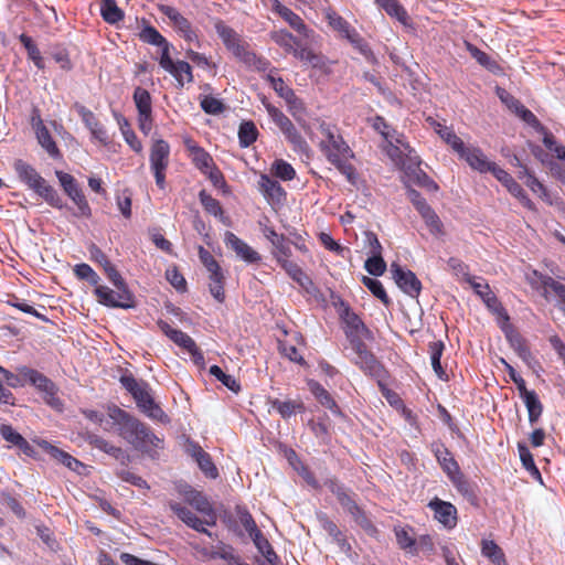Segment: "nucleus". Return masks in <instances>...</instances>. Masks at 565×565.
Here are the masks:
<instances>
[{
  "label": "nucleus",
  "instance_id": "bf43d9fd",
  "mask_svg": "<svg viewBox=\"0 0 565 565\" xmlns=\"http://www.w3.org/2000/svg\"><path fill=\"white\" fill-rule=\"evenodd\" d=\"M447 265L451 270L452 275L456 276L458 279L465 280L470 285L471 281L476 279L469 275L468 266L463 264L460 259L451 257L448 259Z\"/></svg>",
  "mask_w": 565,
  "mask_h": 565
},
{
  "label": "nucleus",
  "instance_id": "1a4fd4ad",
  "mask_svg": "<svg viewBox=\"0 0 565 565\" xmlns=\"http://www.w3.org/2000/svg\"><path fill=\"white\" fill-rule=\"evenodd\" d=\"M97 301L106 307L129 309L135 307V297L129 289L113 290L107 286H97L94 290Z\"/></svg>",
  "mask_w": 565,
  "mask_h": 565
},
{
  "label": "nucleus",
  "instance_id": "c85d7f7f",
  "mask_svg": "<svg viewBox=\"0 0 565 565\" xmlns=\"http://www.w3.org/2000/svg\"><path fill=\"white\" fill-rule=\"evenodd\" d=\"M138 407L151 418H160L163 415L162 409L154 403L149 393L148 384L143 385L134 396Z\"/></svg>",
  "mask_w": 565,
  "mask_h": 565
},
{
  "label": "nucleus",
  "instance_id": "5701e85b",
  "mask_svg": "<svg viewBox=\"0 0 565 565\" xmlns=\"http://www.w3.org/2000/svg\"><path fill=\"white\" fill-rule=\"evenodd\" d=\"M188 494V499L184 502H186L198 512L206 516L207 526H214L216 524L217 518L215 510L212 503L209 501V499L201 491L198 490L189 491Z\"/></svg>",
  "mask_w": 565,
  "mask_h": 565
},
{
  "label": "nucleus",
  "instance_id": "412c9836",
  "mask_svg": "<svg viewBox=\"0 0 565 565\" xmlns=\"http://www.w3.org/2000/svg\"><path fill=\"white\" fill-rule=\"evenodd\" d=\"M169 508L189 527H191L200 533H204L209 536H212V533L205 527V526H207L206 525V516H204V519H200L190 509L181 505L180 503H178L175 501H170Z\"/></svg>",
  "mask_w": 565,
  "mask_h": 565
},
{
  "label": "nucleus",
  "instance_id": "4468645a",
  "mask_svg": "<svg viewBox=\"0 0 565 565\" xmlns=\"http://www.w3.org/2000/svg\"><path fill=\"white\" fill-rule=\"evenodd\" d=\"M391 273L396 285L406 295L416 298L422 291V282L416 275L409 270L401 267L398 264L391 265Z\"/></svg>",
  "mask_w": 565,
  "mask_h": 565
},
{
  "label": "nucleus",
  "instance_id": "37998d69",
  "mask_svg": "<svg viewBox=\"0 0 565 565\" xmlns=\"http://www.w3.org/2000/svg\"><path fill=\"white\" fill-rule=\"evenodd\" d=\"M100 14L107 23L116 24L124 19L122 10L117 6L116 0H103Z\"/></svg>",
  "mask_w": 565,
  "mask_h": 565
},
{
  "label": "nucleus",
  "instance_id": "423d86ee",
  "mask_svg": "<svg viewBox=\"0 0 565 565\" xmlns=\"http://www.w3.org/2000/svg\"><path fill=\"white\" fill-rule=\"evenodd\" d=\"M214 29L222 40L224 46L237 58L249 56L248 47L249 44L243 40V38L223 20L216 19L214 21Z\"/></svg>",
  "mask_w": 565,
  "mask_h": 565
},
{
  "label": "nucleus",
  "instance_id": "6e6d98bb",
  "mask_svg": "<svg viewBox=\"0 0 565 565\" xmlns=\"http://www.w3.org/2000/svg\"><path fill=\"white\" fill-rule=\"evenodd\" d=\"M41 198H43L50 205L62 209L64 206L63 200L57 191L50 185L46 181L36 191Z\"/></svg>",
  "mask_w": 565,
  "mask_h": 565
},
{
  "label": "nucleus",
  "instance_id": "4be33fe9",
  "mask_svg": "<svg viewBox=\"0 0 565 565\" xmlns=\"http://www.w3.org/2000/svg\"><path fill=\"white\" fill-rule=\"evenodd\" d=\"M351 347L355 353L354 363L366 373H375L379 362L375 356L367 350L366 344L361 339H351Z\"/></svg>",
  "mask_w": 565,
  "mask_h": 565
},
{
  "label": "nucleus",
  "instance_id": "a211bd4d",
  "mask_svg": "<svg viewBox=\"0 0 565 565\" xmlns=\"http://www.w3.org/2000/svg\"><path fill=\"white\" fill-rule=\"evenodd\" d=\"M459 158L465 160L471 169L480 173L491 172L493 174L494 170L499 167L494 162L489 161L482 150L477 147H467Z\"/></svg>",
  "mask_w": 565,
  "mask_h": 565
},
{
  "label": "nucleus",
  "instance_id": "ea45409f",
  "mask_svg": "<svg viewBox=\"0 0 565 565\" xmlns=\"http://www.w3.org/2000/svg\"><path fill=\"white\" fill-rule=\"evenodd\" d=\"M341 36L347 39L351 43V45L365 57L372 54V50L369 43L361 36V34L352 25H350L345 30V32L341 34Z\"/></svg>",
  "mask_w": 565,
  "mask_h": 565
},
{
  "label": "nucleus",
  "instance_id": "c9c22d12",
  "mask_svg": "<svg viewBox=\"0 0 565 565\" xmlns=\"http://www.w3.org/2000/svg\"><path fill=\"white\" fill-rule=\"evenodd\" d=\"M275 11L298 33L306 34L307 25L303 20L288 7L276 0Z\"/></svg>",
  "mask_w": 565,
  "mask_h": 565
},
{
  "label": "nucleus",
  "instance_id": "bb28decb",
  "mask_svg": "<svg viewBox=\"0 0 565 565\" xmlns=\"http://www.w3.org/2000/svg\"><path fill=\"white\" fill-rule=\"evenodd\" d=\"M500 98L510 110H512L529 126L533 128L541 127V122L537 119V117L530 109H527L519 99H516L510 94H505V96L500 95Z\"/></svg>",
  "mask_w": 565,
  "mask_h": 565
},
{
  "label": "nucleus",
  "instance_id": "aec40b11",
  "mask_svg": "<svg viewBox=\"0 0 565 565\" xmlns=\"http://www.w3.org/2000/svg\"><path fill=\"white\" fill-rule=\"evenodd\" d=\"M288 252L289 249H276L275 257L277 262L295 281H297L302 288L308 289L312 284L310 278L296 263L289 259Z\"/></svg>",
  "mask_w": 565,
  "mask_h": 565
},
{
  "label": "nucleus",
  "instance_id": "ddd939ff",
  "mask_svg": "<svg viewBox=\"0 0 565 565\" xmlns=\"http://www.w3.org/2000/svg\"><path fill=\"white\" fill-rule=\"evenodd\" d=\"M470 286L472 287L475 292L482 299L487 308L493 315H495L498 319H501L504 323L509 321V315L507 310L503 308L502 303L494 295V292L490 289L487 282H483L482 279H475L473 281H471Z\"/></svg>",
  "mask_w": 565,
  "mask_h": 565
},
{
  "label": "nucleus",
  "instance_id": "473e14b6",
  "mask_svg": "<svg viewBox=\"0 0 565 565\" xmlns=\"http://www.w3.org/2000/svg\"><path fill=\"white\" fill-rule=\"evenodd\" d=\"M36 139L41 147L49 153L50 157L57 159L62 156L56 142L54 141L51 132L40 120L35 127Z\"/></svg>",
  "mask_w": 565,
  "mask_h": 565
},
{
  "label": "nucleus",
  "instance_id": "58836bf2",
  "mask_svg": "<svg viewBox=\"0 0 565 565\" xmlns=\"http://www.w3.org/2000/svg\"><path fill=\"white\" fill-rule=\"evenodd\" d=\"M507 339L510 342L512 349L516 352V354L526 363L530 364L532 360V354L526 345L525 340L514 331L507 332Z\"/></svg>",
  "mask_w": 565,
  "mask_h": 565
},
{
  "label": "nucleus",
  "instance_id": "2eb2a0df",
  "mask_svg": "<svg viewBox=\"0 0 565 565\" xmlns=\"http://www.w3.org/2000/svg\"><path fill=\"white\" fill-rule=\"evenodd\" d=\"M158 10L171 21L173 28L183 36L185 41H198V35L192 29L191 22L175 8L168 4H160Z\"/></svg>",
  "mask_w": 565,
  "mask_h": 565
},
{
  "label": "nucleus",
  "instance_id": "864d4df0",
  "mask_svg": "<svg viewBox=\"0 0 565 565\" xmlns=\"http://www.w3.org/2000/svg\"><path fill=\"white\" fill-rule=\"evenodd\" d=\"M493 175L499 182H501L508 189V191L513 196L522 194L523 188L511 177L510 173H508L502 168L498 167V169L494 170Z\"/></svg>",
  "mask_w": 565,
  "mask_h": 565
},
{
  "label": "nucleus",
  "instance_id": "de8ad7c7",
  "mask_svg": "<svg viewBox=\"0 0 565 565\" xmlns=\"http://www.w3.org/2000/svg\"><path fill=\"white\" fill-rule=\"evenodd\" d=\"M88 443L94 446L95 448L108 454L109 456L120 459L124 457V450L110 443H108L106 439L97 436V435H89L87 437Z\"/></svg>",
  "mask_w": 565,
  "mask_h": 565
},
{
  "label": "nucleus",
  "instance_id": "9b49d317",
  "mask_svg": "<svg viewBox=\"0 0 565 565\" xmlns=\"http://www.w3.org/2000/svg\"><path fill=\"white\" fill-rule=\"evenodd\" d=\"M159 327L161 331L177 345L186 350L193 358V361L196 364L204 362V356L202 352L199 350L195 341L185 332L172 328L169 323L164 321H159Z\"/></svg>",
  "mask_w": 565,
  "mask_h": 565
},
{
  "label": "nucleus",
  "instance_id": "680f3d73",
  "mask_svg": "<svg viewBox=\"0 0 565 565\" xmlns=\"http://www.w3.org/2000/svg\"><path fill=\"white\" fill-rule=\"evenodd\" d=\"M288 105V110L291 116L301 125V127L307 130L305 124H302V116L305 114V105L300 98L294 94L292 97L285 99Z\"/></svg>",
  "mask_w": 565,
  "mask_h": 565
},
{
  "label": "nucleus",
  "instance_id": "338daca9",
  "mask_svg": "<svg viewBox=\"0 0 565 565\" xmlns=\"http://www.w3.org/2000/svg\"><path fill=\"white\" fill-rule=\"evenodd\" d=\"M395 536L397 544L401 548L407 550L409 552L414 551L415 547V540L411 534V529H395Z\"/></svg>",
  "mask_w": 565,
  "mask_h": 565
},
{
  "label": "nucleus",
  "instance_id": "c03bdc74",
  "mask_svg": "<svg viewBox=\"0 0 565 565\" xmlns=\"http://www.w3.org/2000/svg\"><path fill=\"white\" fill-rule=\"evenodd\" d=\"M19 41L26 50L28 57L34 63V65L39 70H44V60L42 57V54H41L38 45L34 43L32 38L25 33H22L19 36Z\"/></svg>",
  "mask_w": 565,
  "mask_h": 565
},
{
  "label": "nucleus",
  "instance_id": "b1692460",
  "mask_svg": "<svg viewBox=\"0 0 565 565\" xmlns=\"http://www.w3.org/2000/svg\"><path fill=\"white\" fill-rule=\"evenodd\" d=\"M184 146L189 152L192 163L201 173L206 171L209 168H213L215 162L212 156L193 139H184Z\"/></svg>",
  "mask_w": 565,
  "mask_h": 565
},
{
  "label": "nucleus",
  "instance_id": "cd10ccee",
  "mask_svg": "<svg viewBox=\"0 0 565 565\" xmlns=\"http://www.w3.org/2000/svg\"><path fill=\"white\" fill-rule=\"evenodd\" d=\"M342 306L343 309L341 310L340 316L347 327L350 329V331L347 332L348 338L351 340L353 338L360 339L361 337L366 335L369 330L360 317L354 313L349 306H344V303H342Z\"/></svg>",
  "mask_w": 565,
  "mask_h": 565
},
{
  "label": "nucleus",
  "instance_id": "603ef678",
  "mask_svg": "<svg viewBox=\"0 0 565 565\" xmlns=\"http://www.w3.org/2000/svg\"><path fill=\"white\" fill-rule=\"evenodd\" d=\"M263 105L271 120L279 127L281 132L292 125V121L279 108L270 104L266 98L263 99Z\"/></svg>",
  "mask_w": 565,
  "mask_h": 565
},
{
  "label": "nucleus",
  "instance_id": "69168bd1",
  "mask_svg": "<svg viewBox=\"0 0 565 565\" xmlns=\"http://www.w3.org/2000/svg\"><path fill=\"white\" fill-rule=\"evenodd\" d=\"M326 19L328 24L340 34L345 32V30L351 25L343 17L331 9L326 11Z\"/></svg>",
  "mask_w": 565,
  "mask_h": 565
},
{
  "label": "nucleus",
  "instance_id": "6ab92c4d",
  "mask_svg": "<svg viewBox=\"0 0 565 565\" xmlns=\"http://www.w3.org/2000/svg\"><path fill=\"white\" fill-rule=\"evenodd\" d=\"M428 508L434 511L435 519L446 529H454L457 525V509L450 502L435 498L428 503Z\"/></svg>",
  "mask_w": 565,
  "mask_h": 565
},
{
  "label": "nucleus",
  "instance_id": "20e7f679",
  "mask_svg": "<svg viewBox=\"0 0 565 565\" xmlns=\"http://www.w3.org/2000/svg\"><path fill=\"white\" fill-rule=\"evenodd\" d=\"M150 169L159 189H166V171L170 162V146L163 139L152 142L149 154Z\"/></svg>",
  "mask_w": 565,
  "mask_h": 565
},
{
  "label": "nucleus",
  "instance_id": "f03ea898",
  "mask_svg": "<svg viewBox=\"0 0 565 565\" xmlns=\"http://www.w3.org/2000/svg\"><path fill=\"white\" fill-rule=\"evenodd\" d=\"M319 130L324 139L320 142V149L327 160L333 164L350 182H354L356 170L351 163L354 152L339 134L335 125L322 120Z\"/></svg>",
  "mask_w": 565,
  "mask_h": 565
},
{
  "label": "nucleus",
  "instance_id": "f257e3e1",
  "mask_svg": "<svg viewBox=\"0 0 565 565\" xmlns=\"http://www.w3.org/2000/svg\"><path fill=\"white\" fill-rule=\"evenodd\" d=\"M108 416L117 426L118 435L136 450L153 456V451L162 448V440L148 426L124 409L117 406L109 407Z\"/></svg>",
  "mask_w": 565,
  "mask_h": 565
},
{
  "label": "nucleus",
  "instance_id": "f3484780",
  "mask_svg": "<svg viewBox=\"0 0 565 565\" xmlns=\"http://www.w3.org/2000/svg\"><path fill=\"white\" fill-rule=\"evenodd\" d=\"M76 109L84 125L90 131L92 137L104 146L108 145L109 136L107 130L105 126L97 119L95 114L83 105H77Z\"/></svg>",
  "mask_w": 565,
  "mask_h": 565
},
{
  "label": "nucleus",
  "instance_id": "a19ab883",
  "mask_svg": "<svg viewBox=\"0 0 565 565\" xmlns=\"http://www.w3.org/2000/svg\"><path fill=\"white\" fill-rule=\"evenodd\" d=\"M341 36L347 39L351 43V45L365 57L372 54V50L369 43L361 36V34L352 25H350L345 30V32L341 34Z\"/></svg>",
  "mask_w": 565,
  "mask_h": 565
},
{
  "label": "nucleus",
  "instance_id": "7c9ffc66",
  "mask_svg": "<svg viewBox=\"0 0 565 565\" xmlns=\"http://www.w3.org/2000/svg\"><path fill=\"white\" fill-rule=\"evenodd\" d=\"M38 445L51 457L56 459L57 461L62 462L65 467L73 471H77L79 467H82V462L78 461L76 458L71 456L70 454L58 449L57 447L53 446L51 443L46 440H40Z\"/></svg>",
  "mask_w": 565,
  "mask_h": 565
},
{
  "label": "nucleus",
  "instance_id": "f8f14e48",
  "mask_svg": "<svg viewBox=\"0 0 565 565\" xmlns=\"http://www.w3.org/2000/svg\"><path fill=\"white\" fill-rule=\"evenodd\" d=\"M159 65L174 77L179 87H183L185 83L193 82L191 65L185 61H173L170 52H167V50L161 53Z\"/></svg>",
  "mask_w": 565,
  "mask_h": 565
},
{
  "label": "nucleus",
  "instance_id": "f704fd0d",
  "mask_svg": "<svg viewBox=\"0 0 565 565\" xmlns=\"http://www.w3.org/2000/svg\"><path fill=\"white\" fill-rule=\"evenodd\" d=\"M199 200L206 213L217 217L225 225L230 223V218L225 215L220 201L214 199L205 190L200 191Z\"/></svg>",
  "mask_w": 565,
  "mask_h": 565
},
{
  "label": "nucleus",
  "instance_id": "0eeeda50",
  "mask_svg": "<svg viewBox=\"0 0 565 565\" xmlns=\"http://www.w3.org/2000/svg\"><path fill=\"white\" fill-rule=\"evenodd\" d=\"M23 375L43 394L47 405L56 411L63 409V402L57 396V387L47 376L32 369H25Z\"/></svg>",
  "mask_w": 565,
  "mask_h": 565
},
{
  "label": "nucleus",
  "instance_id": "9d476101",
  "mask_svg": "<svg viewBox=\"0 0 565 565\" xmlns=\"http://www.w3.org/2000/svg\"><path fill=\"white\" fill-rule=\"evenodd\" d=\"M56 177L70 199L76 204L81 215L89 216L90 207L77 180L70 173L56 171Z\"/></svg>",
  "mask_w": 565,
  "mask_h": 565
},
{
  "label": "nucleus",
  "instance_id": "4c0bfd02",
  "mask_svg": "<svg viewBox=\"0 0 565 565\" xmlns=\"http://www.w3.org/2000/svg\"><path fill=\"white\" fill-rule=\"evenodd\" d=\"M139 39L147 44L156 45L161 47V53L167 50L170 52V43L167 39L152 25L145 26L140 33Z\"/></svg>",
  "mask_w": 565,
  "mask_h": 565
},
{
  "label": "nucleus",
  "instance_id": "09e8293b",
  "mask_svg": "<svg viewBox=\"0 0 565 565\" xmlns=\"http://www.w3.org/2000/svg\"><path fill=\"white\" fill-rule=\"evenodd\" d=\"M270 172L281 181H291L296 178V170L284 159H276L270 167Z\"/></svg>",
  "mask_w": 565,
  "mask_h": 565
},
{
  "label": "nucleus",
  "instance_id": "7ed1b4c3",
  "mask_svg": "<svg viewBox=\"0 0 565 565\" xmlns=\"http://www.w3.org/2000/svg\"><path fill=\"white\" fill-rule=\"evenodd\" d=\"M270 39L286 53L292 54L296 58L312 67L321 68L324 65L323 56L315 53L308 45H303L300 40L287 30H277L270 32Z\"/></svg>",
  "mask_w": 565,
  "mask_h": 565
},
{
  "label": "nucleus",
  "instance_id": "8fccbe9b",
  "mask_svg": "<svg viewBox=\"0 0 565 565\" xmlns=\"http://www.w3.org/2000/svg\"><path fill=\"white\" fill-rule=\"evenodd\" d=\"M444 343L441 341H434L429 343V354H430V362L431 366L436 373V375L444 380L446 379V372L444 371L440 359L444 351Z\"/></svg>",
  "mask_w": 565,
  "mask_h": 565
},
{
  "label": "nucleus",
  "instance_id": "39448f33",
  "mask_svg": "<svg viewBox=\"0 0 565 565\" xmlns=\"http://www.w3.org/2000/svg\"><path fill=\"white\" fill-rule=\"evenodd\" d=\"M199 250L200 259L209 274V290L216 301L223 302L225 300L223 270L209 249Z\"/></svg>",
  "mask_w": 565,
  "mask_h": 565
},
{
  "label": "nucleus",
  "instance_id": "a878e982",
  "mask_svg": "<svg viewBox=\"0 0 565 565\" xmlns=\"http://www.w3.org/2000/svg\"><path fill=\"white\" fill-rule=\"evenodd\" d=\"M188 452L195 459L198 466L206 477L211 479H216L218 477L217 468L213 463L211 456L204 451L201 446L198 444H190Z\"/></svg>",
  "mask_w": 565,
  "mask_h": 565
},
{
  "label": "nucleus",
  "instance_id": "393cba45",
  "mask_svg": "<svg viewBox=\"0 0 565 565\" xmlns=\"http://www.w3.org/2000/svg\"><path fill=\"white\" fill-rule=\"evenodd\" d=\"M13 168L19 179L34 192L45 182V179L31 164L22 159H17Z\"/></svg>",
  "mask_w": 565,
  "mask_h": 565
},
{
  "label": "nucleus",
  "instance_id": "49530a36",
  "mask_svg": "<svg viewBox=\"0 0 565 565\" xmlns=\"http://www.w3.org/2000/svg\"><path fill=\"white\" fill-rule=\"evenodd\" d=\"M258 137L256 125L252 120L243 121L238 128V141L241 147L247 148L253 145Z\"/></svg>",
  "mask_w": 565,
  "mask_h": 565
},
{
  "label": "nucleus",
  "instance_id": "e433bc0d",
  "mask_svg": "<svg viewBox=\"0 0 565 565\" xmlns=\"http://www.w3.org/2000/svg\"><path fill=\"white\" fill-rule=\"evenodd\" d=\"M115 118L121 131V135L125 141L129 145V147L136 151L137 153L142 151V143L131 129V126L126 117L120 114H115Z\"/></svg>",
  "mask_w": 565,
  "mask_h": 565
},
{
  "label": "nucleus",
  "instance_id": "0e129e2a",
  "mask_svg": "<svg viewBox=\"0 0 565 565\" xmlns=\"http://www.w3.org/2000/svg\"><path fill=\"white\" fill-rule=\"evenodd\" d=\"M200 106L209 115H218L225 109L224 104L211 95L204 96L200 102Z\"/></svg>",
  "mask_w": 565,
  "mask_h": 565
},
{
  "label": "nucleus",
  "instance_id": "72a5a7b5",
  "mask_svg": "<svg viewBox=\"0 0 565 565\" xmlns=\"http://www.w3.org/2000/svg\"><path fill=\"white\" fill-rule=\"evenodd\" d=\"M308 387L311 394L323 407L330 409L334 415L341 414L331 394L319 382L310 380L308 382Z\"/></svg>",
  "mask_w": 565,
  "mask_h": 565
},
{
  "label": "nucleus",
  "instance_id": "3c124183",
  "mask_svg": "<svg viewBox=\"0 0 565 565\" xmlns=\"http://www.w3.org/2000/svg\"><path fill=\"white\" fill-rule=\"evenodd\" d=\"M134 102L136 104L138 115L152 113L151 96L147 89L140 86L136 87L134 92Z\"/></svg>",
  "mask_w": 565,
  "mask_h": 565
},
{
  "label": "nucleus",
  "instance_id": "79ce46f5",
  "mask_svg": "<svg viewBox=\"0 0 565 565\" xmlns=\"http://www.w3.org/2000/svg\"><path fill=\"white\" fill-rule=\"evenodd\" d=\"M286 140L291 145L294 151L298 153H308L310 147L301 134L292 124L289 128L282 131Z\"/></svg>",
  "mask_w": 565,
  "mask_h": 565
},
{
  "label": "nucleus",
  "instance_id": "e2e57ef3",
  "mask_svg": "<svg viewBox=\"0 0 565 565\" xmlns=\"http://www.w3.org/2000/svg\"><path fill=\"white\" fill-rule=\"evenodd\" d=\"M365 270L372 276H382L386 270V263L381 255L369 257L364 264Z\"/></svg>",
  "mask_w": 565,
  "mask_h": 565
},
{
  "label": "nucleus",
  "instance_id": "5fc2aeb1",
  "mask_svg": "<svg viewBox=\"0 0 565 565\" xmlns=\"http://www.w3.org/2000/svg\"><path fill=\"white\" fill-rule=\"evenodd\" d=\"M523 402L529 413V420L531 424H534L542 415V403L540 402L536 393H526V396L525 398H523Z\"/></svg>",
  "mask_w": 565,
  "mask_h": 565
},
{
  "label": "nucleus",
  "instance_id": "052dcab7",
  "mask_svg": "<svg viewBox=\"0 0 565 565\" xmlns=\"http://www.w3.org/2000/svg\"><path fill=\"white\" fill-rule=\"evenodd\" d=\"M74 274L81 280H87L90 285L98 286L99 276L94 271V269L87 264H77L74 266Z\"/></svg>",
  "mask_w": 565,
  "mask_h": 565
},
{
  "label": "nucleus",
  "instance_id": "a18cd8bd",
  "mask_svg": "<svg viewBox=\"0 0 565 565\" xmlns=\"http://www.w3.org/2000/svg\"><path fill=\"white\" fill-rule=\"evenodd\" d=\"M481 553L488 557L494 565H507L502 548L493 541L483 540Z\"/></svg>",
  "mask_w": 565,
  "mask_h": 565
},
{
  "label": "nucleus",
  "instance_id": "c756f323",
  "mask_svg": "<svg viewBox=\"0 0 565 565\" xmlns=\"http://www.w3.org/2000/svg\"><path fill=\"white\" fill-rule=\"evenodd\" d=\"M391 18L396 19L404 26H411L412 20L398 0H374Z\"/></svg>",
  "mask_w": 565,
  "mask_h": 565
},
{
  "label": "nucleus",
  "instance_id": "4d7b16f0",
  "mask_svg": "<svg viewBox=\"0 0 565 565\" xmlns=\"http://www.w3.org/2000/svg\"><path fill=\"white\" fill-rule=\"evenodd\" d=\"M362 282L373 294V296L379 298L384 305L387 306L390 303V298L380 280L363 276Z\"/></svg>",
  "mask_w": 565,
  "mask_h": 565
},
{
  "label": "nucleus",
  "instance_id": "2f4dec72",
  "mask_svg": "<svg viewBox=\"0 0 565 565\" xmlns=\"http://www.w3.org/2000/svg\"><path fill=\"white\" fill-rule=\"evenodd\" d=\"M433 451L438 463L441 466L443 470L446 472L448 477L452 476L454 473H457L460 470L458 462L455 460L451 452L444 445L434 444Z\"/></svg>",
  "mask_w": 565,
  "mask_h": 565
},
{
  "label": "nucleus",
  "instance_id": "dca6fc26",
  "mask_svg": "<svg viewBox=\"0 0 565 565\" xmlns=\"http://www.w3.org/2000/svg\"><path fill=\"white\" fill-rule=\"evenodd\" d=\"M258 190L271 205H280L286 201L287 192L280 183L267 174H260Z\"/></svg>",
  "mask_w": 565,
  "mask_h": 565
},
{
  "label": "nucleus",
  "instance_id": "13d9d810",
  "mask_svg": "<svg viewBox=\"0 0 565 565\" xmlns=\"http://www.w3.org/2000/svg\"><path fill=\"white\" fill-rule=\"evenodd\" d=\"M210 374L215 376L223 385H225L232 392L238 393L241 391V385L235 380V377L224 373L220 366L212 365L210 367Z\"/></svg>",
  "mask_w": 565,
  "mask_h": 565
},
{
  "label": "nucleus",
  "instance_id": "774afa93",
  "mask_svg": "<svg viewBox=\"0 0 565 565\" xmlns=\"http://www.w3.org/2000/svg\"><path fill=\"white\" fill-rule=\"evenodd\" d=\"M203 174L207 177V179L215 188L222 189L224 192L227 191L226 180L222 171L215 163L213 164V168H209L206 171L203 172Z\"/></svg>",
  "mask_w": 565,
  "mask_h": 565
},
{
  "label": "nucleus",
  "instance_id": "6e6552de",
  "mask_svg": "<svg viewBox=\"0 0 565 565\" xmlns=\"http://www.w3.org/2000/svg\"><path fill=\"white\" fill-rule=\"evenodd\" d=\"M326 484L328 486L329 490L337 497L341 507L353 516L355 522L362 526H366L369 524L365 514L355 501L354 493L350 492L345 487L332 479L328 480Z\"/></svg>",
  "mask_w": 565,
  "mask_h": 565
}]
</instances>
